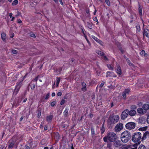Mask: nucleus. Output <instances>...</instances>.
<instances>
[{
	"instance_id": "nucleus-10",
	"label": "nucleus",
	"mask_w": 149,
	"mask_h": 149,
	"mask_svg": "<svg viewBox=\"0 0 149 149\" xmlns=\"http://www.w3.org/2000/svg\"><path fill=\"white\" fill-rule=\"evenodd\" d=\"M147 138H149V132L148 131L146 132L143 134L142 138V141L145 140Z\"/></svg>"
},
{
	"instance_id": "nucleus-62",
	"label": "nucleus",
	"mask_w": 149,
	"mask_h": 149,
	"mask_svg": "<svg viewBox=\"0 0 149 149\" xmlns=\"http://www.w3.org/2000/svg\"><path fill=\"white\" fill-rule=\"evenodd\" d=\"M14 33H13L11 34V35L10 37L11 38H13L14 36Z\"/></svg>"
},
{
	"instance_id": "nucleus-21",
	"label": "nucleus",
	"mask_w": 149,
	"mask_h": 149,
	"mask_svg": "<svg viewBox=\"0 0 149 149\" xmlns=\"http://www.w3.org/2000/svg\"><path fill=\"white\" fill-rule=\"evenodd\" d=\"M140 55L142 56H146L147 55V54L145 53V51L144 50H142L140 52Z\"/></svg>"
},
{
	"instance_id": "nucleus-36",
	"label": "nucleus",
	"mask_w": 149,
	"mask_h": 149,
	"mask_svg": "<svg viewBox=\"0 0 149 149\" xmlns=\"http://www.w3.org/2000/svg\"><path fill=\"white\" fill-rule=\"evenodd\" d=\"M136 27L137 29V31H139L140 30V28L139 25H137V26H136Z\"/></svg>"
},
{
	"instance_id": "nucleus-4",
	"label": "nucleus",
	"mask_w": 149,
	"mask_h": 149,
	"mask_svg": "<svg viewBox=\"0 0 149 149\" xmlns=\"http://www.w3.org/2000/svg\"><path fill=\"white\" fill-rule=\"evenodd\" d=\"M142 134L139 132L134 133L132 136V140L134 142H140V140L142 139Z\"/></svg>"
},
{
	"instance_id": "nucleus-56",
	"label": "nucleus",
	"mask_w": 149,
	"mask_h": 149,
	"mask_svg": "<svg viewBox=\"0 0 149 149\" xmlns=\"http://www.w3.org/2000/svg\"><path fill=\"white\" fill-rule=\"evenodd\" d=\"M85 38L86 39V40H87L88 43V44H89L90 43V42L88 40V39L87 38V37L86 36H85Z\"/></svg>"
},
{
	"instance_id": "nucleus-64",
	"label": "nucleus",
	"mask_w": 149,
	"mask_h": 149,
	"mask_svg": "<svg viewBox=\"0 0 149 149\" xmlns=\"http://www.w3.org/2000/svg\"><path fill=\"white\" fill-rule=\"evenodd\" d=\"M147 121L148 122H149V115L148 116V117H147Z\"/></svg>"
},
{
	"instance_id": "nucleus-16",
	"label": "nucleus",
	"mask_w": 149,
	"mask_h": 149,
	"mask_svg": "<svg viewBox=\"0 0 149 149\" xmlns=\"http://www.w3.org/2000/svg\"><path fill=\"white\" fill-rule=\"evenodd\" d=\"M129 113H128L131 116H133L135 115L136 114V111L134 110H131L130 111H129Z\"/></svg>"
},
{
	"instance_id": "nucleus-53",
	"label": "nucleus",
	"mask_w": 149,
	"mask_h": 149,
	"mask_svg": "<svg viewBox=\"0 0 149 149\" xmlns=\"http://www.w3.org/2000/svg\"><path fill=\"white\" fill-rule=\"evenodd\" d=\"M104 82H102L101 83L100 85V87L101 88L104 85Z\"/></svg>"
},
{
	"instance_id": "nucleus-25",
	"label": "nucleus",
	"mask_w": 149,
	"mask_h": 149,
	"mask_svg": "<svg viewBox=\"0 0 149 149\" xmlns=\"http://www.w3.org/2000/svg\"><path fill=\"white\" fill-rule=\"evenodd\" d=\"M126 59L128 64L129 65L132 66H134V65L131 62L128 58H126Z\"/></svg>"
},
{
	"instance_id": "nucleus-18",
	"label": "nucleus",
	"mask_w": 149,
	"mask_h": 149,
	"mask_svg": "<svg viewBox=\"0 0 149 149\" xmlns=\"http://www.w3.org/2000/svg\"><path fill=\"white\" fill-rule=\"evenodd\" d=\"M15 143V142L13 141H12L9 143L8 146V149H11L13 148Z\"/></svg>"
},
{
	"instance_id": "nucleus-8",
	"label": "nucleus",
	"mask_w": 149,
	"mask_h": 149,
	"mask_svg": "<svg viewBox=\"0 0 149 149\" xmlns=\"http://www.w3.org/2000/svg\"><path fill=\"white\" fill-rule=\"evenodd\" d=\"M106 74V77H117L116 75L112 72H107Z\"/></svg>"
},
{
	"instance_id": "nucleus-33",
	"label": "nucleus",
	"mask_w": 149,
	"mask_h": 149,
	"mask_svg": "<svg viewBox=\"0 0 149 149\" xmlns=\"http://www.w3.org/2000/svg\"><path fill=\"white\" fill-rule=\"evenodd\" d=\"M87 24L88 27L89 29H92V26L91 24L87 22Z\"/></svg>"
},
{
	"instance_id": "nucleus-27",
	"label": "nucleus",
	"mask_w": 149,
	"mask_h": 149,
	"mask_svg": "<svg viewBox=\"0 0 149 149\" xmlns=\"http://www.w3.org/2000/svg\"><path fill=\"white\" fill-rule=\"evenodd\" d=\"M91 134L92 137L95 135V130L94 128L93 127H92L91 128Z\"/></svg>"
},
{
	"instance_id": "nucleus-6",
	"label": "nucleus",
	"mask_w": 149,
	"mask_h": 149,
	"mask_svg": "<svg viewBox=\"0 0 149 149\" xmlns=\"http://www.w3.org/2000/svg\"><path fill=\"white\" fill-rule=\"evenodd\" d=\"M129 113L128 109L124 110L122 113L121 118L123 120L125 119L128 116Z\"/></svg>"
},
{
	"instance_id": "nucleus-61",
	"label": "nucleus",
	"mask_w": 149,
	"mask_h": 149,
	"mask_svg": "<svg viewBox=\"0 0 149 149\" xmlns=\"http://www.w3.org/2000/svg\"><path fill=\"white\" fill-rule=\"evenodd\" d=\"M26 148L25 149H30V148L28 146H25Z\"/></svg>"
},
{
	"instance_id": "nucleus-58",
	"label": "nucleus",
	"mask_w": 149,
	"mask_h": 149,
	"mask_svg": "<svg viewBox=\"0 0 149 149\" xmlns=\"http://www.w3.org/2000/svg\"><path fill=\"white\" fill-rule=\"evenodd\" d=\"M13 15V14L12 13H9V16L10 18H12Z\"/></svg>"
},
{
	"instance_id": "nucleus-22",
	"label": "nucleus",
	"mask_w": 149,
	"mask_h": 149,
	"mask_svg": "<svg viewBox=\"0 0 149 149\" xmlns=\"http://www.w3.org/2000/svg\"><path fill=\"white\" fill-rule=\"evenodd\" d=\"M1 39L3 41H4L6 38V33H3L1 34Z\"/></svg>"
},
{
	"instance_id": "nucleus-38",
	"label": "nucleus",
	"mask_w": 149,
	"mask_h": 149,
	"mask_svg": "<svg viewBox=\"0 0 149 149\" xmlns=\"http://www.w3.org/2000/svg\"><path fill=\"white\" fill-rule=\"evenodd\" d=\"M12 53L13 54H15L17 53V51L13 49L12 50Z\"/></svg>"
},
{
	"instance_id": "nucleus-40",
	"label": "nucleus",
	"mask_w": 149,
	"mask_h": 149,
	"mask_svg": "<svg viewBox=\"0 0 149 149\" xmlns=\"http://www.w3.org/2000/svg\"><path fill=\"white\" fill-rule=\"evenodd\" d=\"M127 95L126 93H125L124 92H123L122 94V95L123 96L124 98V99H125L126 98V95Z\"/></svg>"
},
{
	"instance_id": "nucleus-28",
	"label": "nucleus",
	"mask_w": 149,
	"mask_h": 149,
	"mask_svg": "<svg viewBox=\"0 0 149 149\" xmlns=\"http://www.w3.org/2000/svg\"><path fill=\"white\" fill-rule=\"evenodd\" d=\"M56 86L57 87L58 86V84L59 83L60 81V78H57L56 79Z\"/></svg>"
},
{
	"instance_id": "nucleus-23",
	"label": "nucleus",
	"mask_w": 149,
	"mask_h": 149,
	"mask_svg": "<svg viewBox=\"0 0 149 149\" xmlns=\"http://www.w3.org/2000/svg\"><path fill=\"white\" fill-rule=\"evenodd\" d=\"M139 12L140 15L142 16V7L139 5Z\"/></svg>"
},
{
	"instance_id": "nucleus-29",
	"label": "nucleus",
	"mask_w": 149,
	"mask_h": 149,
	"mask_svg": "<svg viewBox=\"0 0 149 149\" xmlns=\"http://www.w3.org/2000/svg\"><path fill=\"white\" fill-rule=\"evenodd\" d=\"M138 149H146V147L144 145H141L139 146Z\"/></svg>"
},
{
	"instance_id": "nucleus-1",
	"label": "nucleus",
	"mask_w": 149,
	"mask_h": 149,
	"mask_svg": "<svg viewBox=\"0 0 149 149\" xmlns=\"http://www.w3.org/2000/svg\"><path fill=\"white\" fill-rule=\"evenodd\" d=\"M131 137V133L130 132L127 130L124 131L121 134V139L122 141L124 143L128 142Z\"/></svg>"
},
{
	"instance_id": "nucleus-14",
	"label": "nucleus",
	"mask_w": 149,
	"mask_h": 149,
	"mask_svg": "<svg viewBox=\"0 0 149 149\" xmlns=\"http://www.w3.org/2000/svg\"><path fill=\"white\" fill-rule=\"evenodd\" d=\"M137 112L139 114H143L146 113L145 111H144L143 108H138L137 109Z\"/></svg>"
},
{
	"instance_id": "nucleus-54",
	"label": "nucleus",
	"mask_w": 149,
	"mask_h": 149,
	"mask_svg": "<svg viewBox=\"0 0 149 149\" xmlns=\"http://www.w3.org/2000/svg\"><path fill=\"white\" fill-rule=\"evenodd\" d=\"M86 13L88 14L89 13V9H87L86 10Z\"/></svg>"
},
{
	"instance_id": "nucleus-31",
	"label": "nucleus",
	"mask_w": 149,
	"mask_h": 149,
	"mask_svg": "<svg viewBox=\"0 0 149 149\" xmlns=\"http://www.w3.org/2000/svg\"><path fill=\"white\" fill-rule=\"evenodd\" d=\"M130 91V90L129 89H125V90L124 92L127 95L128 94Z\"/></svg>"
},
{
	"instance_id": "nucleus-57",
	"label": "nucleus",
	"mask_w": 149,
	"mask_h": 149,
	"mask_svg": "<svg viewBox=\"0 0 149 149\" xmlns=\"http://www.w3.org/2000/svg\"><path fill=\"white\" fill-rule=\"evenodd\" d=\"M104 59L105 60H108V59L107 58V57L105 56H104Z\"/></svg>"
},
{
	"instance_id": "nucleus-24",
	"label": "nucleus",
	"mask_w": 149,
	"mask_h": 149,
	"mask_svg": "<svg viewBox=\"0 0 149 149\" xmlns=\"http://www.w3.org/2000/svg\"><path fill=\"white\" fill-rule=\"evenodd\" d=\"M96 52L97 54H98L100 56H104V53L103 52L99 50L97 51Z\"/></svg>"
},
{
	"instance_id": "nucleus-9",
	"label": "nucleus",
	"mask_w": 149,
	"mask_h": 149,
	"mask_svg": "<svg viewBox=\"0 0 149 149\" xmlns=\"http://www.w3.org/2000/svg\"><path fill=\"white\" fill-rule=\"evenodd\" d=\"M22 81H20L17 83V84H16L15 86V92H17L19 91L20 88L22 86Z\"/></svg>"
},
{
	"instance_id": "nucleus-11",
	"label": "nucleus",
	"mask_w": 149,
	"mask_h": 149,
	"mask_svg": "<svg viewBox=\"0 0 149 149\" xmlns=\"http://www.w3.org/2000/svg\"><path fill=\"white\" fill-rule=\"evenodd\" d=\"M143 35L149 38V30L148 29H145L143 31Z\"/></svg>"
},
{
	"instance_id": "nucleus-59",
	"label": "nucleus",
	"mask_w": 149,
	"mask_h": 149,
	"mask_svg": "<svg viewBox=\"0 0 149 149\" xmlns=\"http://www.w3.org/2000/svg\"><path fill=\"white\" fill-rule=\"evenodd\" d=\"M52 97H54L55 96V93H53L52 94Z\"/></svg>"
},
{
	"instance_id": "nucleus-37",
	"label": "nucleus",
	"mask_w": 149,
	"mask_h": 149,
	"mask_svg": "<svg viewBox=\"0 0 149 149\" xmlns=\"http://www.w3.org/2000/svg\"><path fill=\"white\" fill-rule=\"evenodd\" d=\"M35 87V85L34 84H31V88L32 89H33Z\"/></svg>"
},
{
	"instance_id": "nucleus-52",
	"label": "nucleus",
	"mask_w": 149,
	"mask_h": 149,
	"mask_svg": "<svg viewBox=\"0 0 149 149\" xmlns=\"http://www.w3.org/2000/svg\"><path fill=\"white\" fill-rule=\"evenodd\" d=\"M132 109H136L137 108L136 106L135 105H132Z\"/></svg>"
},
{
	"instance_id": "nucleus-19",
	"label": "nucleus",
	"mask_w": 149,
	"mask_h": 149,
	"mask_svg": "<svg viewBox=\"0 0 149 149\" xmlns=\"http://www.w3.org/2000/svg\"><path fill=\"white\" fill-rule=\"evenodd\" d=\"M52 118V115H50L47 116L46 117V120L48 122H49L51 121Z\"/></svg>"
},
{
	"instance_id": "nucleus-60",
	"label": "nucleus",
	"mask_w": 149,
	"mask_h": 149,
	"mask_svg": "<svg viewBox=\"0 0 149 149\" xmlns=\"http://www.w3.org/2000/svg\"><path fill=\"white\" fill-rule=\"evenodd\" d=\"M59 1L61 4V5H63V3L62 2V0H59Z\"/></svg>"
},
{
	"instance_id": "nucleus-51",
	"label": "nucleus",
	"mask_w": 149,
	"mask_h": 149,
	"mask_svg": "<svg viewBox=\"0 0 149 149\" xmlns=\"http://www.w3.org/2000/svg\"><path fill=\"white\" fill-rule=\"evenodd\" d=\"M96 41L97 42H98L100 44H101L102 42V41L98 39H97V40Z\"/></svg>"
},
{
	"instance_id": "nucleus-41",
	"label": "nucleus",
	"mask_w": 149,
	"mask_h": 149,
	"mask_svg": "<svg viewBox=\"0 0 149 149\" xmlns=\"http://www.w3.org/2000/svg\"><path fill=\"white\" fill-rule=\"evenodd\" d=\"M41 115V112L40 111H38V117H39Z\"/></svg>"
},
{
	"instance_id": "nucleus-43",
	"label": "nucleus",
	"mask_w": 149,
	"mask_h": 149,
	"mask_svg": "<svg viewBox=\"0 0 149 149\" xmlns=\"http://www.w3.org/2000/svg\"><path fill=\"white\" fill-rule=\"evenodd\" d=\"M91 37L92 38H93L95 41H96L97 39H98L96 37H95L94 36L92 35L91 36Z\"/></svg>"
},
{
	"instance_id": "nucleus-48",
	"label": "nucleus",
	"mask_w": 149,
	"mask_h": 149,
	"mask_svg": "<svg viewBox=\"0 0 149 149\" xmlns=\"http://www.w3.org/2000/svg\"><path fill=\"white\" fill-rule=\"evenodd\" d=\"M30 36L33 38H35L36 37V36L33 33H30Z\"/></svg>"
},
{
	"instance_id": "nucleus-35",
	"label": "nucleus",
	"mask_w": 149,
	"mask_h": 149,
	"mask_svg": "<svg viewBox=\"0 0 149 149\" xmlns=\"http://www.w3.org/2000/svg\"><path fill=\"white\" fill-rule=\"evenodd\" d=\"M65 102V100L64 99H62L60 103V104L61 105H63L64 103Z\"/></svg>"
},
{
	"instance_id": "nucleus-26",
	"label": "nucleus",
	"mask_w": 149,
	"mask_h": 149,
	"mask_svg": "<svg viewBox=\"0 0 149 149\" xmlns=\"http://www.w3.org/2000/svg\"><path fill=\"white\" fill-rule=\"evenodd\" d=\"M68 108L67 107L66 108L63 112V114L64 116H66L68 113Z\"/></svg>"
},
{
	"instance_id": "nucleus-45",
	"label": "nucleus",
	"mask_w": 149,
	"mask_h": 149,
	"mask_svg": "<svg viewBox=\"0 0 149 149\" xmlns=\"http://www.w3.org/2000/svg\"><path fill=\"white\" fill-rule=\"evenodd\" d=\"M45 142V139H43L42 140L41 142H40L41 144L42 145H44L45 144V143H44V142Z\"/></svg>"
},
{
	"instance_id": "nucleus-12",
	"label": "nucleus",
	"mask_w": 149,
	"mask_h": 149,
	"mask_svg": "<svg viewBox=\"0 0 149 149\" xmlns=\"http://www.w3.org/2000/svg\"><path fill=\"white\" fill-rule=\"evenodd\" d=\"M113 143L114 146L116 147H118L121 145V142L119 140H115Z\"/></svg>"
},
{
	"instance_id": "nucleus-20",
	"label": "nucleus",
	"mask_w": 149,
	"mask_h": 149,
	"mask_svg": "<svg viewBox=\"0 0 149 149\" xmlns=\"http://www.w3.org/2000/svg\"><path fill=\"white\" fill-rule=\"evenodd\" d=\"M105 130V129L104 126V123L102 124L101 127L100 128L101 132L102 134H103Z\"/></svg>"
},
{
	"instance_id": "nucleus-32",
	"label": "nucleus",
	"mask_w": 149,
	"mask_h": 149,
	"mask_svg": "<svg viewBox=\"0 0 149 149\" xmlns=\"http://www.w3.org/2000/svg\"><path fill=\"white\" fill-rule=\"evenodd\" d=\"M107 67L109 70H113V68L110 65H107Z\"/></svg>"
},
{
	"instance_id": "nucleus-2",
	"label": "nucleus",
	"mask_w": 149,
	"mask_h": 149,
	"mask_svg": "<svg viewBox=\"0 0 149 149\" xmlns=\"http://www.w3.org/2000/svg\"><path fill=\"white\" fill-rule=\"evenodd\" d=\"M116 134L113 132L108 133L107 136L103 138L104 141L105 142H107L108 140L111 142H113L115 141L117 139Z\"/></svg>"
},
{
	"instance_id": "nucleus-39",
	"label": "nucleus",
	"mask_w": 149,
	"mask_h": 149,
	"mask_svg": "<svg viewBox=\"0 0 149 149\" xmlns=\"http://www.w3.org/2000/svg\"><path fill=\"white\" fill-rule=\"evenodd\" d=\"M56 104V102L55 101H53L51 102V105L52 106H54Z\"/></svg>"
},
{
	"instance_id": "nucleus-30",
	"label": "nucleus",
	"mask_w": 149,
	"mask_h": 149,
	"mask_svg": "<svg viewBox=\"0 0 149 149\" xmlns=\"http://www.w3.org/2000/svg\"><path fill=\"white\" fill-rule=\"evenodd\" d=\"M18 3V1L17 0H15L13 1L12 3V5L13 6H15Z\"/></svg>"
},
{
	"instance_id": "nucleus-49",
	"label": "nucleus",
	"mask_w": 149,
	"mask_h": 149,
	"mask_svg": "<svg viewBox=\"0 0 149 149\" xmlns=\"http://www.w3.org/2000/svg\"><path fill=\"white\" fill-rule=\"evenodd\" d=\"M57 95L58 96H61L62 95V93L60 92H58L57 93Z\"/></svg>"
},
{
	"instance_id": "nucleus-44",
	"label": "nucleus",
	"mask_w": 149,
	"mask_h": 149,
	"mask_svg": "<svg viewBox=\"0 0 149 149\" xmlns=\"http://www.w3.org/2000/svg\"><path fill=\"white\" fill-rule=\"evenodd\" d=\"M49 93H48L46 95L45 97V99L47 100L49 98Z\"/></svg>"
},
{
	"instance_id": "nucleus-50",
	"label": "nucleus",
	"mask_w": 149,
	"mask_h": 149,
	"mask_svg": "<svg viewBox=\"0 0 149 149\" xmlns=\"http://www.w3.org/2000/svg\"><path fill=\"white\" fill-rule=\"evenodd\" d=\"M93 20L94 21L97 22V23H98V19H97V18L96 17H95L93 18Z\"/></svg>"
},
{
	"instance_id": "nucleus-13",
	"label": "nucleus",
	"mask_w": 149,
	"mask_h": 149,
	"mask_svg": "<svg viewBox=\"0 0 149 149\" xmlns=\"http://www.w3.org/2000/svg\"><path fill=\"white\" fill-rule=\"evenodd\" d=\"M142 108L146 113V111L149 109V105L148 104H144L142 106Z\"/></svg>"
},
{
	"instance_id": "nucleus-63",
	"label": "nucleus",
	"mask_w": 149,
	"mask_h": 149,
	"mask_svg": "<svg viewBox=\"0 0 149 149\" xmlns=\"http://www.w3.org/2000/svg\"><path fill=\"white\" fill-rule=\"evenodd\" d=\"M24 118V117L23 116H22L20 118V121H21L22 120H23V118Z\"/></svg>"
},
{
	"instance_id": "nucleus-46",
	"label": "nucleus",
	"mask_w": 149,
	"mask_h": 149,
	"mask_svg": "<svg viewBox=\"0 0 149 149\" xmlns=\"http://www.w3.org/2000/svg\"><path fill=\"white\" fill-rule=\"evenodd\" d=\"M21 13L20 12H19V11H17V14L16 15V17H18V16L20 15Z\"/></svg>"
},
{
	"instance_id": "nucleus-17",
	"label": "nucleus",
	"mask_w": 149,
	"mask_h": 149,
	"mask_svg": "<svg viewBox=\"0 0 149 149\" xmlns=\"http://www.w3.org/2000/svg\"><path fill=\"white\" fill-rule=\"evenodd\" d=\"M82 87L81 88V90L82 91L85 92L86 91V83L84 82H83L82 83Z\"/></svg>"
},
{
	"instance_id": "nucleus-42",
	"label": "nucleus",
	"mask_w": 149,
	"mask_h": 149,
	"mask_svg": "<svg viewBox=\"0 0 149 149\" xmlns=\"http://www.w3.org/2000/svg\"><path fill=\"white\" fill-rule=\"evenodd\" d=\"M38 76L35 78L34 80H32V81H35L36 82L38 80Z\"/></svg>"
},
{
	"instance_id": "nucleus-34",
	"label": "nucleus",
	"mask_w": 149,
	"mask_h": 149,
	"mask_svg": "<svg viewBox=\"0 0 149 149\" xmlns=\"http://www.w3.org/2000/svg\"><path fill=\"white\" fill-rule=\"evenodd\" d=\"M105 1L107 5L109 6L110 5V2L109 0H105Z\"/></svg>"
},
{
	"instance_id": "nucleus-3",
	"label": "nucleus",
	"mask_w": 149,
	"mask_h": 149,
	"mask_svg": "<svg viewBox=\"0 0 149 149\" xmlns=\"http://www.w3.org/2000/svg\"><path fill=\"white\" fill-rule=\"evenodd\" d=\"M119 119V116L117 115L111 116L108 120V124L111 125L116 123Z\"/></svg>"
},
{
	"instance_id": "nucleus-47",
	"label": "nucleus",
	"mask_w": 149,
	"mask_h": 149,
	"mask_svg": "<svg viewBox=\"0 0 149 149\" xmlns=\"http://www.w3.org/2000/svg\"><path fill=\"white\" fill-rule=\"evenodd\" d=\"M17 22L19 24H21L22 23V21L20 19H17Z\"/></svg>"
},
{
	"instance_id": "nucleus-55",
	"label": "nucleus",
	"mask_w": 149,
	"mask_h": 149,
	"mask_svg": "<svg viewBox=\"0 0 149 149\" xmlns=\"http://www.w3.org/2000/svg\"><path fill=\"white\" fill-rule=\"evenodd\" d=\"M111 146V143H109L107 144V147L109 148H110Z\"/></svg>"
},
{
	"instance_id": "nucleus-7",
	"label": "nucleus",
	"mask_w": 149,
	"mask_h": 149,
	"mask_svg": "<svg viewBox=\"0 0 149 149\" xmlns=\"http://www.w3.org/2000/svg\"><path fill=\"white\" fill-rule=\"evenodd\" d=\"M123 125L122 123L118 124L114 128L115 131L116 132L120 131L123 128Z\"/></svg>"
},
{
	"instance_id": "nucleus-15",
	"label": "nucleus",
	"mask_w": 149,
	"mask_h": 149,
	"mask_svg": "<svg viewBox=\"0 0 149 149\" xmlns=\"http://www.w3.org/2000/svg\"><path fill=\"white\" fill-rule=\"evenodd\" d=\"M116 72L119 75H120L121 74V68L118 65H117V68L116 70Z\"/></svg>"
},
{
	"instance_id": "nucleus-5",
	"label": "nucleus",
	"mask_w": 149,
	"mask_h": 149,
	"mask_svg": "<svg viewBox=\"0 0 149 149\" xmlns=\"http://www.w3.org/2000/svg\"><path fill=\"white\" fill-rule=\"evenodd\" d=\"M135 127V123L132 122L128 123L125 125L126 128L128 130H133L134 129Z\"/></svg>"
}]
</instances>
